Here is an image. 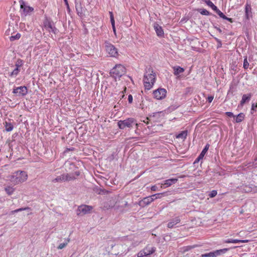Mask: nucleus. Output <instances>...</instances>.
<instances>
[{
    "label": "nucleus",
    "mask_w": 257,
    "mask_h": 257,
    "mask_svg": "<svg viewBox=\"0 0 257 257\" xmlns=\"http://www.w3.org/2000/svg\"><path fill=\"white\" fill-rule=\"evenodd\" d=\"M28 178V175L27 172L18 170L8 176L7 181L14 185H16L26 181Z\"/></svg>",
    "instance_id": "1"
},
{
    "label": "nucleus",
    "mask_w": 257,
    "mask_h": 257,
    "mask_svg": "<svg viewBox=\"0 0 257 257\" xmlns=\"http://www.w3.org/2000/svg\"><path fill=\"white\" fill-rule=\"evenodd\" d=\"M156 79V74L152 68H147L144 75L143 83L146 90H150L154 85Z\"/></svg>",
    "instance_id": "2"
},
{
    "label": "nucleus",
    "mask_w": 257,
    "mask_h": 257,
    "mask_svg": "<svg viewBox=\"0 0 257 257\" xmlns=\"http://www.w3.org/2000/svg\"><path fill=\"white\" fill-rule=\"evenodd\" d=\"M126 72V69L123 65L121 64H116L111 70L110 74L111 76L116 80L117 79H119Z\"/></svg>",
    "instance_id": "3"
},
{
    "label": "nucleus",
    "mask_w": 257,
    "mask_h": 257,
    "mask_svg": "<svg viewBox=\"0 0 257 257\" xmlns=\"http://www.w3.org/2000/svg\"><path fill=\"white\" fill-rule=\"evenodd\" d=\"M136 123V120L133 118H128L125 120H120L117 122V125L120 129L123 130L126 127L131 128Z\"/></svg>",
    "instance_id": "4"
},
{
    "label": "nucleus",
    "mask_w": 257,
    "mask_h": 257,
    "mask_svg": "<svg viewBox=\"0 0 257 257\" xmlns=\"http://www.w3.org/2000/svg\"><path fill=\"white\" fill-rule=\"evenodd\" d=\"M19 3L20 5V9L23 10L22 14L24 16L30 15L31 14L34 12V8L32 7L27 6L23 0H20Z\"/></svg>",
    "instance_id": "5"
},
{
    "label": "nucleus",
    "mask_w": 257,
    "mask_h": 257,
    "mask_svg": "<svg viewBox=\"0 0 257 257\" xmlns=\"http://www.w3.org/2000/svg\"><path fill=\"white\" fill-rule=\"evenodd\" d=\"M75 179V177L71 174H63L60 176H57L52 180L54 183L62 182L63 181H68Z\"/></svg>",
    "instance_id": "6"
},
{
    "label": "nucleus",
    "mask_w": 257,
    "mask_h": 257,
    "mask_svg": "<svg viewBox=\"0 0 257 257\" xmlns=\"http://www.w3.org/2000/svg\"><path fill=\"white\" fill-rule=\"evenodd\" d=\"M106 51L110 57H117L119 55L118 50L112 44L107 43L105 46Z\"/></svg>",
    "instance_id": "7"
},
{
    "label": "nucleus",
    "mask_w": 257,
    "mask_h": 257,
    "mask_svg": "<svg viewBox=\"0 0 257 257\" xmlns=\"http://www.w3.org/2000/svg\"><path fill=\"white\" fill-rule=\"evenodd\" d=\"M167 90L165 88H158L153 91L154 97L158 100L165 98Z\"/></svg>",
    "instance_id": "8"
},
{
    "label": "nucleus",
    "mask_w": 257,
    "mask_h": 257,
    "mask_svg": "<svg viewBox=\"0 0 257 257\" xmlns=\"http://www.w3.org/2000/svg\"><path fill=\"white\" fill-rule=\"evenodd\" d=\"M93 207L91 206L82 205L78 207L77 210V214L79 215H84L89 213L92 210Z\"/></svg>",
    "instance_id": "9"
},
{
    "label": "nucleus",
    "mask_w": 257,
    "mask_h": 257,
    "mask_svg": "<svg viewBox=\"0 0 257 257\" xmlns=\"http://www.w3.org/2000/svg\"><path fill=\"white\" fill-rule=\"evenodd\" d=\"M228 250V248H223L221 249L216 250L213 252L204 253L201 255L202 257H216L220 255L221 253H224Z\"/></svg>",
    "instance_id": "10"
},
{
    "label": "nucleus",
    "mask_w": 257,
    "mask_h": 257,
    "mask_svg": "<svg viewBox=\"0 0 257 257\" xmlns=\"http://www.w3.org/2000/svg\"><path fill=\"white\" fill-rule=\"evenodd\" d=\"M13 92L18 96H25L28 93V89L26 86H20L14 89Z\"/></svg>",
    "instance_id": "11"
},
{
    "label": "nucleus",
    "mask_w": 257,
    "mask_h": 257,
    "mask_svg": "<svg viewBox=\"0 0 257 257\" xmlns=\"http://www.w3.org/2000/svg\"><path fill=\"white\" fill-rule=\"evenodd\" d=\"M155 199L153 198L152 195L144 198L142 200H140L138 204L139 205V206L142 207H144L146 206L149 205Z\"/></svg>",
    "instance_id": "12"
},
{
    "label": "nucleus",
    "mask_w": 257,
    "mask_h": 257,
    "mask_svg": "<svg viewBox=\"0 0 257 257\" xmlns=\"http://www.w3.org/2000/svg\"><path fill=\"white\" fill-rule=\"evenodd\" d=\"M44 27L49 32L56 33V29L52 26L51 22L49 21H46L44 23Z\"/></svg>",
    "instance_id": "13"
},
{
    "label": "nucleus",
    "mask_w": 257,
    "mask_h": 257,
    "mask_svg": "<svg viewBox=\"0 0 257 257\" xmlns=\"http://www.w3.org/2000/svg\"><path fill=\"white\" fill-rule=\"evenodd\" d=\"M154 28L156 32V34L159 37H163L164 35V31L161 26L158 24L155 23L154 25Z\"/></svg>",
    "instance_id": "14"
},
{
    "label": "nucleus",
    "mask_w": 257,
    "mask_h": 257,
    "mask_svg": "<svg viewBox=\"0 0 257 257\" xmlns=\"http://www.w3.org/2000/svg\"><path fill=\"white\" fill-rule=\"evenodd\" d=\"M209 145L207 144L203 150L202 151L198 158L195 160L194 163H198L200 160L203 159L204 155L206 154L209 149Z\"/></svg>",
    "instance_id": "15"
},
{
    "label": "nucleus",
    "mask_w": 257,
    "mask_h": 257,
    "mask_svg": "<svg viewBox=\"0 0 257 257\" xmlns=\"http://www.w3.org/2000/svg\"><path fill=\"white\" fill-rule=\"evenodd\" d=\"M177 181V179L174 178L166 180L164 181V183L162 184L161 187L163 188L164 185H166V187L170 186L173 184H175V183H176Z\"/></svg>",
    "instance_id": "16"
},
{
    "label": "nucleus",
    "mask_w": 257,
    "mask_h": 257,
    "mask_svg": "<svg viewBox=\"0 0 257 257\" xmlns=\"http://www.w3.org/2000/svg\"><path fill=\"white\" fill-rule=\"evenodd\" d=\"M180 222V219L179 217H176L174 219L171 220L169 221L167 224V226L168 228H173L176 224L179 223Z\"/></svg>",
    "instance_id": "17"
},
{
    "label": "nucleus",
    "mask_w": 257,
    "mask_h": 257,
    "mask_svg": "<svg viewBox=\"0 0 257 257\" xmlns=\"http://www.w3.org/2000/svg\"><path fill=\"white\" fill-rule=\"evenodd\" d=\"M251 96L252 95L251 93L243 94L240 102V105L242 106L246 102L248 101L250 99Z\"/></svg>",
    "instance_id": "18"
},
{
    "label": "nucleus",
    "mask_w": 257,
    "mask_h": 257,
    "mask_svg": "<svg viewBox=\"0 0 257 257\" xmlns=\"http://www.w3.org/2000/svg\"><path fill=\"white\" fill-rule=\"evenodd\" d=\"M248 240H240V239H228L227 240H225L224 241V243H246L248 242Z\"/></svg>",
    "instance_id": "19"
},
{
    "label": "nucleus",
    "mask_w": 257,
    "mask_h": 257,
    "mask_svg": "<svg viewBox=\"0 0 257 257\" xmlns=\"http://www.w3.org/2000/svg\"><path fill=\"white\" fill-rule=\"evenodd\" d=\"M245 17L247 19H249L251 16V8L249 4H246L245 8Z\"/></svg>",
    "instance_id": "20"
},
{
    "label": "nucleus",
    "mask_w": 257,
    "mask_h": 257,
    "mask_svg": "<svg viewBox=\"0 0 257 257\" xmlns=\"http://www.w3.org/2000/svg\"><path fill=\"white\" fill-rule=\"evenodd\" d=\"M4 125L7 132H11L13 130L14 125L11 122L5 121Z\"/></svg>",
    "instance_id": "21"
},
{
    "label": "nucleus",
    "mask_w": 257,
    "mask_h": 257,
    "mask_svg": "<svg viewBox=\"0 0 257 257\" xmlns=\"http://www.w3.org/2000/svg\"><path fill=\"white\" fill-rule=\"evenodd\" d=\"M173 70L174 71V74L175 75H178L180 73H182L184 72V69L180 67V66H176L173 67Z\"/></svg>",
    "instance_id": "22"
},
{
    "label": "nucleus",
    "mask_w": 257,
    "mask_h": 257,
    "mask_svg": "<svg viewBox=\"0 0 257 257\" xmlns=\"http://www.w3.org/2000/svg\"><path fill=\"white\" fill-rule=\"evenodd\" d=\"M187 134H188L187 131H182L180 133H179V134H178L176 136V138L185 140L186 139V137L187 136Z\"/></svg>",
    "instance_id": "23"
},
{
    "label": "nucleus",
    "mask_w": 257,
    "mask_h": 257,
    "mask_svg": "<svg viewBox=\"0 0 257 257\" xmlns=\"http://www.w3.org/2000/svg\"><path fill=\"white\" fill-rule=\"evenodd\" d=\"M16 68L12 72L11 75L12 76H17L19 73L20 72V65L18 64L16 65Z\"/></svg>",
    "instance_id": "24"
},
{
    "label": "nucleus",
    "mask_w": 257,
    "mask_h": 257,
    "mask_svg": "<svg viewBox=\"0 0 257 257\" xmlns=\"http://www.w3.org/2000/svg\"><path fill=\"white\" fill-rule=\"evenodd\" d=\"M5 190L9 195H11L15 191V188L12 186H8L5 188Z\"/></svg>",
    "instance_id": "25"
},
{
    "label": "nucleus",
    "mask_w": 257,
    "mask_h": 257,
    "mask_svg": "<svg viewBox=\"0 0 257 257\" xmlns=\"http://www.w3.org/2000/svg\"><path fill=\"white\" fill-rule=\"evenodd\" d=\"M244 118V114L243 113H240L237 115L235 121L237 123L241 122Z\"/></svg>",
    "instance_id": "26"
},
{
    "label": "nucleus",
    "mask_w": 257,
    "mask_h": 257,
    "mask_svg": "<svg viewBox=\"0 0 257 257\" xmlns=\"http://www.w3.org/2000/svg\"><path fill=\"white\" fill-rule=\"evenodd\" d=\"M147 247V250H146V253L147 255L152 254L154 253L156 251V248L153 247L151 248H149L148 246Z\"/></svg>",
    "instance_id": "27"
},
{
    "label": "nucleus",
    "mask_w": 257,
    "mask_h": 257,
    "mask_svg": "<svg viewBox=\"0 0 257 257\" xmlns=\"http://www.w3.org/2000/svg\"><path fill=\"white\" fill-rule=\"evenodd\" d=\"M146 250H147V247H145L143 249L140 251L137 254V256L143 257L144 256L147 255Z\"/></svg>",
    "instance_id": "28"
},
{
    "label": "nucleus",
    "mask_w": 257,
    "mask_h": 257,
    "mask_svg": "<svg viewBox=\"0 0 257 257\" xmlns=\"http://www.w3.org/2000/svg\"><path fill=\"white\" fill-rule=\"evenodd\" d=\"M242 189L244 192L246 193L251 192L252 190L251 188L247 185H243L242 186Z\"/></svg>",
    "instance_id": "29"
},
{
    "label": "nucleus",
    "mask_w": 257,
    "mask_h": 257,
    "mask_svg": "<svg viewBox=\"0 0 257 257\" xmlns=\"http://www.w3.org/2000/svg\"><path fill=\"white\" fill-rule=\"evenodd\" d=\"M200 13L202 15L209 16L210 15V12L206 9H200L199 10Z\"/></svg>",
    "instance_id": "30"
},
{
    "label": "nucleus",
    "mask_w": 257,
    "mask_h": 257,
    "mask_svg": "<svg viewBox=\"0 0 257 257\" xmlns=\"http://www.w3.org/2000/svg\"><path fill=\"white\" fill-rule=\"evenodd\" d=\"M21 37V34H19V33H17L16 35H15V36H12L11 37H10V40L11 41H14L15 40H18Z\"/></svg>",
    "instance_id": "31"
},
{
    "label": "nucleus",
    "mask_w": 257,
    "mask_h": 257,
    "mask_svg": "<svg viewBox=\"0 0 257 257\" xmlns=\"http://www.w3.org/2000/svg\"><path fill=\"white\" fill-rule=\"evenodd\" d=\"M70 241V239L69 238H68L67 240V241L65 242V243H60L58 247V249H62L64 247H65L68 244V243Z\"/></svg>",
    "instance_id": "32"
},
{
    "label": "nucleus",
    "mask_w": 257,
    "mask_h": 257,
    "mask_svg": "<svg viewBox=\"0 0 257 257\" xmlns=\"http://www.w3.org/2000/svg\"><path fill=\"white\" fill-rule=\"evenodd\" d=\"M166 194L165 192H164V193H157V194H154V195H153L152 196L153 197H155V199H160V198H161L162 196L163 195H165Z\"/></svg>",
    "instance_id": "33"
},
{
    "label": "nucleus",
    "mask_w": 257,
    "mask_h": 257,
    "mask_svg": "<svg viewBox=\"0 0 257 257\" xmlns=\"http://www.w3.org/2000/svg\"><path fill=\"white\" fill-rule=\"evenodd\" d=\"M249 66V63L247 61V58H245L243 60V68L247 69Z\"/></svg>",
    "instance_id": "34"
},
{
    "label": "nucleus",
    "mask_w": 257,
    "mask_h": 257,
    "mask_svg": "<svg viewBox=\"0 0 257 257\" xmlns=\"http://www.w3.org/2000/svg\"><path fill=\"white\" fill-rule=\"evenodd\" d=\"M217 194V191L216 190H212L210 193L209 194V196L210 197V198H213L214 197H215Z\"/></svg>",
    "instance_id": "35"
},
{
    "label": "nucleus",
    "mask_w": 257,
    "mask_h": 257,
    "mask_svg": "<svg viewBox=\"0 0 257 257\" xmlns=\"http://www.w3.org/2000/svg\"><path fill=\"white\" fill-rule=\"evenodd\" d=\"M216 13L219 16L220 18L223 19L226 18V16L219 10L217 11Z\"/></svg>",
    "instance_id": "36"
},
{
    "label": "nucleus",
    "mask_w": 257,
    "mask_h": 257,
    "mask_svg": "<svg viewBox=\"0 0 257 257\" xmlns=\"http://www.w3.org/2000/svg\"><path fill=\"white\" fill-rule=\"evenodd\" d=\"M109 15H110V22L111 23H115L114 19L113 17V15L112 12H109Z\"/></svg>",
    "instance_id": "37"
},
{
    "label": "nucleus",
    "mask_w": 257,
    "mask_h": 257,
    "mask_svg": "<svg viewBox=\"0 0 257 257\" xmlns=\"http://www.w3.org/2000/svg\"><path fill=\"white\" fill-rule=\"evenodd\" d=\"M195 246H196V245H193V246L189 245V246H186L184 248V251H188V250L194 248Z\"/></svg>",
    "instance_id": "38"
},
{
    "label": "nucleus",
    "mask_w": 257,
    "mask_h": 257,
    "mask_svg": "<svg viewBox=\"0 0 257 257\" xmlns=\"http://www.w3.org/2000/svg\"><path fill=\"white\" fill-rule=\"evenodd\" d=\"M214 98V96H212V95H210V96H209L207 98V101L209 102V103H211L213 99Z\"/></svg>",
    "instance_id": "39"
},
{
    "label": "nucleus",
    "mask_w": 257,
    "mask_h": 257,
    "mask_svg": "<svg viewBox=\"0 0 257 257\" xmlns=\"http://www.w3.org/2000/svg\"><path fill=\"white\" fill-rule=\"evenodd\" d=\"M205 2L209 7L211 6L213 4V3L210 0H205Z\"/></svg>",
    "instance_id": "40"
},
{
    "label": "nucleus",
    "mask_w": 257,
    "mask_h": 257,
    "mask_svg": "<svg viewBox=\"0 0 257 257\" xmlns=\"http://www.w3.org/2000/svg\"><path fill=\"white\" fill-rule=\"evenodd\" d=\"M210 8H212V9L213 10H214V11H215V12H216V13L217 12V11L218 10H219L217 9V7H216V6H215L213 4L211 5V6H210Z\"/></svg>",
    "instance_id": "41"
},
{
    "label": "nucleus",
    "mask_w": 257,
    "mask_h": 257,
    "mask_svg": "<svg viewBox=\"0 0 257 257\" xmlns=\"http://www.w3.org/2000/svg\"><path fill=\"white\" fill-rule=\"evenodd\" d=\"M111 25H112V27L113 32L114 33V34L115 35H116V29H115V23H111Z\"/></svg>",
    "instance_id": "42"
},
{
    "label": "nucleus",
    "mask_w": 257,
    "mask_h": 257,
    "mask_svg": "<svg viewBox=\"0 0 257 257\" xmlns=\"http://www.w3.org/2000/svg\"><path fill=\"white\" fill-rule=\"evenodd\" d=\"M225 114L227 116L229 117H234V115L232 112H226Z\"/></svg>",
    "instance_id": "43"
},
{
    "label": "nucleus",
    "mask_w": 257,
    "mask_h": 257,
    "mask_svg": "<svg viewBox=\"0 0 257 257\" xmlns=\"http://www.w3.org/2000/svg\"><path fill=\"white\" fill-rule=\"evenodd\" d=\"M151 189L153 191H156L158 190V187L156 185H153L151 187Z\"/></svg>",
    "instance_id": "44"
},
{
    "label": "nucleus",
    "mask_w": 257,
    "mask_h": 257,
    "mask_svg": "<svg viewBox=\"0 0 257 257\" xmlns=\"http://www.w3.org/2000/svg\"><path fill=\"white\" fill-rule=\"evenodd\" d=\"M18 210H19V212H20V211H24V210H30V208H29L28 207H25V208H19Z\"/></svg>",
    "instance_id": "45"
},
{
    "label": "nucleus",
    "mask_w": 257,
    "mask_h": 257,
    "mask_svg": "<svg viewBox=\"0 0 257 257\" xmlns=\"http://www.w3.org/2000/svg\"><path fill=\"white\" fill-rule=\"evenodd\" d=\"M133 96L132 95H129L128 96V101L130 103H132L133 101Z\"/></svg>",
    "instance_id": "46"
},
{
    "label": "nucleus",
    "mask_w": 257,
    "mask_h": 257,
    "mask_svg": "<svg viewBox=\"0 0 257 257\" xmlns=\"http://www.w3.org/2000/svg\"><path fill=\"white\" fill-rule=\"evenodd\" d=\"M224 19L226 20L231 23H232V22H233L232 19L231 18H227L226 16V18Z\"/></svg>",
    "instance_id": "47"
},
{
    "label": "nucleus",
    "mask_w": 257,
    "mask_h": 257,
    "mask_svg": "<svg viewBox=\"0 0 257 257\" xmlns=\"http://www.w3.org/2000/svg\"><path fill=\"white\" fill-rule=\"evenodd\" d=\"M19 212V210H18V209H17L15 210L12 211H11V214H13L15 213H17V212Z\"/></svg>",
    "instance_id": "48"
},
{
    "label": "nucleus",
    "mask_w": 257,
    "mask_h": 257,
    "mask_svg": "<svg viewBox=\"0 0 257 257\" xmlns=\"http://www.w3.org/2000/svg\"><path fill=\"white\" fill-rule=\"evenodd\" d=\"M150 119V118L149 117H147L146 118V120H144V122L145 123H146L147 124H148L149 123V122H148V120Z\"/></svg>",
    "instance_id": "49"
},
{
    "label": "nucleus",
    "mask_w": 257,
    "mask_h": 257,
    "mask_svg": "<svg viewBox=\"0 0 257 257\" xmlns=\"http://www.w3.org/2000/svg\"><path fill=\"white\" fill-rule=\"evenodd\" d=\"M64 1H65V4H66L67 6H68V3L67 0H64Z\"/></svg>",
    "instance_id": "50"
},
{
    "label": "nucleus",
    "mask_w": 257,
    "mask_h": 257,
    "mask_svg": "<svg viewBox=\"0 0 257 257\" xmlns=\"http://www.w3.org/2000/svg\"><path fill=\"white\" fill-rule=\"evenodd\" d=\"M75 175L78 176L79 175V172H75Z\"/></svg>",
    "instance_id": "51"
},
{
    "label": "nucleus",
    "mask_w": 257,
    "mask_h": 257,
    "mask_svg": "<svg viewBox=\"0 0 257 257\" xmlns=\"http://www.w3.org/2000/svg\"><path fill=\"white\" fill-rule=\"evenodd\" d=\"M76 9L77 11L78 12H79L78 9V7H77V5H76Z\"/></svg>",
    "instance_id": "52"
}]
</instances>
